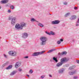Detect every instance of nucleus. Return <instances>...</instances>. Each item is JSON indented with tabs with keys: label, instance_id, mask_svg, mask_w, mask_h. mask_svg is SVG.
<instances>
[{
	"label": "nucleus",
	"instance_id": "obj_1",
	"mask_svg": "<svg viewBox=\"0 0 79 79\" xmlns=\"http://www.w3.org/2000/svg\"><path fill=\"white\" fill-rule=\"evenodd\" d=\"M40 40L41 41L40 43L41 45H45V44H46L47 40V38L44 37H41L40 38Z\"/></svg>",
	"mask_w": 79,
	"mask_h": 79
},
{
	"label": "nucleus",
	"instance_id": "obj_2",
	"mask_svg": "<svg viewBox=\"0 0 79 79\" xmlns=\"http://www.w3.org/2000/svg\"><path fill=\"white\" fill-rule=\"evenodd\" d=\"M44 52H45V51H41V52H35L32 54V56H39V55H42V54H44Z\"/></svg>",
	"mask_w": 79,
	"mask_h": 79
},
{
	"label": "nucleus",
	"instance_id": "obj_3",
	"mask_svg": "<svg viewBox=\"0 0 79 79\" xmlns=\"http://www.w3.org/2000/svg\"><path fill=\"white\" fill-rule=\"evenodd\" d=\"M15 28L16 30H22V27H21L20 24L17 23L15 25Z\"/></svg>",
	"mask_w": 79,
	"mask_h": 79
},
{
	"label": "nucleus",
	"instance_id": "obj_4",
	"mask_svg": "<svg viewBox=\"0 0 79 79\" xmlns=\"http://www.w3.org/2000/svg\"><path fill=\"white\" fill-rule=\"evenodd\" d=\"M68 60H69L68 59H67L66 58L64 57L61 59L60 62L63 64V63H64L67 62Z\"/></svg>",
	"mask_w": 79,
	"mask_h": 79
},
{
	"label": "nucleus",
	"instance_id": "obj_5",
	"mask_svg": "<svg viewBox=\"0 0 79 79\" xmlns=\"http://www.w3.org/2000/svg\"><path fill=\"white\" fill-rule=\"evenodd\" d=\"M60 23V21L58 20H56L52 22V24H58Z\"/></svg>",
	"mask_w": 79,
	"mask_h": 79
},
{
	"label": "nucleus",
	"instance_id": "obj_6",
	"mask_svg": "<svg viewBox=\"0 0 79 79\" xmlns=\"http://www.w3.org/2000/svg\"><path fill=\"white\" fill-rule=\"evenodd\" d=\"M15 19H16V18L14 17L12 18L11 20V24L13 26L16 23Z\"/></svg>",
	"mask_w": 79,
	"mask_h": 79
},
{
	"label": "nucleus",
	"instance_id": "obj_7",
	"mask_svg": "<svg viewBox=\"0 0 79 79\" xmlns=\"http://www.w3.org/2000/svg\"><path fill=\"white\" fill-rule=\"evenodd\" d=\"M65 71V69L64 68L60 69L58 71V72L59 74H63L64 71Z\"/></svg>",
	"mask_w": 79,
	"mask_h": 79
},
{
	"label": "nucleus",
	"instance_id": "obj_8",
	"mask_svg": "<svg viewBox=\"0 0 79 79\" xmlns=\"http://www.w3.org/2000/svg\"><path fill=\"white\" fill-rule=\"evenodd\" d=\"M20 66H21V63L19 62H17L15 64V68H18V67H19Z\"/></svg>",
	"mask_w": 79,
	"mask_h": 79
},
{
	"label": "nucleus",
	"instance_id": "obj_9",
	"mask_svg": "<svg viewBox=\"0 0 79 79\" xmlns=\"http://www.w3.org/2000/svg\"><path fill=\"white\" fill-rule=\"evenodd\" d=\"M28 36V34L26 33H24L23 34L22 37L23 39H26Z\"/></svg>",
	"mask_w": 79,
	"mask_h": 79
},
{
	"label": "nucleus",
	"instance_id": "obj_10",
	"mask_svg": "<svg viewBox=\"0 0 79 79\" xmlns=\"http://www.w3.org/2000/svg\"><path fill=\"white\" fill-rule=\"evenodd\" d=\"M8 0H2L0 2V3L2 4H5L6 3H7L8 2Z\"/></svg>",
	"mask_w": 79,
	"mask_h": 79
},
{
	"label": "nucleus",
	"instance_id": "obj_11",
	"mask_svg": "<svg viewBox=\"0 0 79 79\" xmlns=\"http://www.w3.org/2000/svg\"><path fill=\"white\" fill-rule=\"evenodd\" d=\"M76 18V16L75 15H73L71 16L69 19L71 20H74Z\"/></svg>",
	"mask_w": 79,
	"mask_h": 79
},
{
	"label": "nucleus",
	"instance_id": "obj_12",
	"mask_svg": "<svg viewBox=\"0 0 79 79\" xmlns=\"http://www.w3.org/2000/svg\"><path fill=\"white\" fill-rule=\"evenodd\" d=\"M16 73H17L16 70L13 71L10 74V76H13L15 75Z\"/></svg>",
	"mask_w": 79,
	"mask_h": 79
},
{
	"label": "nucleus",
	"instance_id": "obj_13",
	"mask_svg": "<svg viewBox=\"0 0 79 79\" xmlns=\"http://www.w3.org/2000/svg\"><path fill=\"white\" fill-rule=\"evenodd\" d=\"M67 54V52H66L64 51L62 52L61 54L60 53H58V55H65Z\"/></svg>",
	"mask_w": 79,
	"mask_h": 79
},
{
	"label": "nucleus",
	"instance_id": "obj_14",
	"mask_svg": "<svg viewBox=\"0 0 79 79\" xmlns=\"http://www.w3.org/2000/svg\"><path fill=\"white\" fill-rule=\"evenodd\" d=\"M63 65V64L62 62H61L58 63L56 64V66L57 67H60V66H62Z\"/></svg>",
	"mask_w": 79,
	"mask_h": 79
},
{
	"label": "nucleus",
	"instance_id": "obj_15",
	"mask_svg": "<svg viewBox=\"0 0 79 79\" xmlns=\"http://www.w3.org/2000/svg\"><path fill=\"white\" fill-rule=\"evenodd\" d=\"M9 64V62H7L6 63L4 64H3L2 66L1 67L2 68H4L5 66H6V65H8V64Z\"/></svg>",
	"mask_w": 79,
	"mask_h": 79
},
{
	"label": "nucleus",
	"instance_id": "obj_16",
	"mask_svg": "<svg viewBox=\"0 0 79 79\" xmlns=\"http://www.w3.org/2000/svg\"><path fill=\"white\" fill-rule=\"evenodd\" d=\"M20 27H22V29L23 28V27H24V26H26V24L24 23L23 22L21 23L20 24Z\"/></svg>",
	"mask_w": 79,
	"mask_h": 79
},
{
	"label": "nucleus",
	"instance_id": "obj_17",
	"mask_svg": "<svg viewBox=\"0 0 79 79\" xmlns=\"http://www.w3.org/2000/svg\"><path fill=\"white\" fill-rule=\"evenodd\" d=\"M76 73V71H74L73 72H69V75H73V74H74Z\"/></svg>",
	"mask_w": 79,
	"mask_h": 79
},
{
	"label": "nucleus",
	"instance_id": "obj_18",
	"mask_svg": "<svg viewBox=\"0 0 79 79\" xmlns=\"http://www.w3.org/2000/svg\"><path fill=\"white\" fill-rule=\"evenodd\" d=\"M16 54H17V53L15 51H13L12 56H15L16 55Z\"/></svg>",
	"mask_w": 79,
	"mask_h": 79
},
{
	"label": "nucleus",
	"instance_id": "obj_19",
	"mask_svg": "<svg viewBox=\"0 0 79 79\" xmlns=\"http://www.w3.org/2000/svg\"><path fill=\"white\" fill-rule=\"evenodd\" d=\"M75 67L76 66L75 65L72 66L69 68V70H71V69H73L75 68Z\"/></svg>",
	"mask_w": 79,
	"mask_h": 79
},
{
	"label": "nucleus",
	"instance_id": "obj_20",
	"mask_svg": "<svg viewBox=\"0 0 79 79\" xmlns=\"http://www.w3.org/2000/svg\"><path fill=\"white\" fill-rule=\"evenodd\" d=\"M13 52V51H11L9 52H8V53H9V55H10V56H12Z\"/></svg>",
	"mask_w": 79,
	"mask_h": 79
},
{
	"label": "nucleus",
	"instance_id": "obj_21",
	"mask_svg": "<svg viewBox=\"0 0 79 79\" xmlns=\"http://www.w3.org/2000/svg\"><path fill=\"white\" fill-rule=\"evenodd\" d=\"M55 50H56V49H52L49 50L48 52L47 53H50L51 52H54V51H55Z\"/></svg>",
	"mask_w": 79,
	"mask_h": 79
},
{
	"label": "nucleus",
	"instance_id": "obj_22",
	"mask_svg": "<svg viewBox=\"0 0 79 79\" xmlns=\"http://www.w3.org/2000/svg\"><path fill=\"white\" fill-rule=\"evenodd\" d=\"M12 65L9 66L6 68V69H10L11 68H12Z\"/></svg>",
	"mask_w": 79,
	"mask_h": 79
},
{
	"label": "nucleus",
	"instance_id": "obj_23",
	"mask_svg": "<svg viewBox=\"0 0 79 79\" xmlns=\"http://www.w3.org/2000/svg\"><path fill=\"white\" fill-rule=\"evenodd\" d=\"M70 14H71V13L69 12L66 13L65 15V17H68V16L70 15Z\"/></svg>",
	"mask_w": 79,
	"mask_h": 79
},
{
	"label": "nucleus",
	"instance_id": "obj_24",
	"mask_svg": "<svg viewBox=\"0 0 79 79\" xmlns=\"http://www.w3.org/2000/svg\"><path fill=\"white\" fill-rule=\"evenodd\" d=\"M38 25L39 26H40V27H43L44 26V25L40 23H38Z\"/></svg>",
	"mask_w": 79,
	"mask_h": 79
},
{
	"label": "nucleus",
	"instance_id": "obj_25",
	"mask_svg": "<svg viewBox=\"0 0 79 79\" xmlns=\"http://www.w3.org/2000/svg\"><path fill=\"white\" fill-rule=\"evenodd\" d=\"M53 60L56 63H57L58 62V60H57V58H55V57H53Z\"/></svg>",
	"mask_w": 79,
	"mask_h": 79
},
{
	"label": "nucleus",
	"instance_id": "obj_26",
	"mask_svg": "<svg viewBox=\"0 0 79 79\" xmlns=\"http://www.w3.org/2000/svg\"><path fill=\"white\" fill-rule=\"evenodd\" d=\"M76 26H79V18L77 22V24H76Z\"/></svg>",
	"mask_w": 79,
	"mask_h": 79
},
{
	"label": "nucleus",
	"instance_id": "obj_27",
	"mask_svg": "<svg viewBox=\"0 0 79 79\" xmlns=\"http://www.w3.org/2000/svg\"><path fill=\"white\" fill-rule=\"evenodd\" d=\"M3 56H4V58H8V56L6 55L5 54H3Z\"/></svg>",
	"mask_w": 79,
	"mask_h": 79
},
{
	"label": "nucleus",
	"instance_id": "obj_28",
	"mask_svg": "<svg viewBox=\"0 0 79 79\" xmlns=\"http://www.w3.org/2000/svg\"><path fill=\"white\" fill-rule=\"evenodd\" d=\"M10 3L7 4L5 5V7H9V6H10Z\"/></svg>",
	"mask_w": 79,
	"mask_h": 79
},
{
	"label": "nucleus",
	"instance_id": "obj_29",
	"mask_svg": "<svg viewBox=\"0 0 79 79\" xmlns=\"http://www.w3.org/2000/svg\"><path fill=\"white\" fill-rule=\"evenodd\" d=\"M31 21L32 22H34V21H36V22H38L37 21H36V20H35V19H34V18H32L31 19Z\"/></svg>",
	"mask_w": 79,
	"mask_h": 79
},
{
	"label": "nucleus",
	"instance_id": "obj_30",
	"mask_svg": "<svg viewBox=\"0 0 79 79\" xmlns=\"http://www.w3.org/2000/svg\"><path fill=\"white\" fill-rule=\"evenodd\" d=\"M10 7L11 9L13 10V9H14V8H15V6H14L13 5H11L10 6Z\"/></svg>",
	"mask_w": 79,
	"mask_h": 79
},
{
	"label": "nucleus",
	"instance_id": "obj_31",
	"mask_svg": "<svg viewBox=\"0 0 79 79\" xmlns=\"http://www.w3.org/2000/svg\"><path fill=\"white\" fill-rule=\"evenodd\" d=\"M50 35H51V34L52 35H54L55 34V33H54V32L52 31L50 32Z\"/></svg>",
	"mask_w": 79,
	"mask_h": 79
},
{
	"label": "nucleus",
	"instance_id": "obj_32",
	"mask_svg": "<svg viewBox=\"0 0 79 79\" xmlns=\"http://www.w3.org/2000/svg\"><path fill=\"white\" fill-rule=\"evenodd\" d=\"M67 4L68 2H63V5H67Z\"/></svg>",
	"mask_w": 79,
	"mask_h": 79
},
{
	"label": "nucleus",
	"instance_id": "obj_33",
	"mask_svg": "<svg viewBox=\"0 0 79 79\" xmlns=\"http://www.w3.org/2000/svg\"><path fill=\"white\" fill-rule=\"evenodd\" d=\"M33 73V71H32V70L31 69L30 70V71L29 72V73H30V74H32Z\"/></svg>",
	"mask_w": 79,
	"mask_h": 79
},
{
	"label": "nucleus",
	"instance_id": "obj_34",
	"mask_svg": "<svg viewBox=\"0 0 79 79\" xmlns=\"http://www.w3.org/2000/svg\"><path fill=\"white\" fill-rule=\"evenodd\" d=\"M57 44H61V41L59 40L57 42Z\"/></svg>",
	"mask_w": 79,
	"mask_h": 79
},
{
	"label": "nucleus",
	"instance_id": "obj_35",
	"mask_svg": "<svg viewBox=\"0 0 79 79\" xmlns=\"http://www.w3.org/2000/svg\"><path fill=\"white\" fill-rule=\"evenodd\" d=\"M45 33L47 34H48V35H50V33L47 32V31H45Z\"/></svg>",
	"mask_w": 79,
	"mask_h": 79
},
{
	"label": "nucleus",
	"instance_id": "obj_36",
	"mask_svg": "<svg viewBox=\"0 0 79 79\" xmlns=\"http://www.w3.org/2000/svg\"><path fill=\"white\" fill-rule=\"evenodd\" d=\"M77 78H78V77L75 76L73 77V79H77Z\"/></svg>",
	"mask_w": 79,
	"mask_h": 79
},
{
	"label": "nucleus",
	"instance_id": "obj_37",
	"mask_svg": "<svg viewBox=\"0 0 79 79\" xmlns=\"http://www.w3.org/2000/svg\"><path fill=\"white\" fill-rule=\"evenodd\" d=\"M11 10H8L7 11V12L8 13H11Z\"/></svg>",
	"mask_w": 79,
	"mask_h": 79
},
{
	"label": "nucleus",
	"instance_id": "obj_38",
	"mask_svg": "<svg viewBox=\"0 0 79 79\" xmlns=\"http://www.w3.org/2000/svg\"><path fill=\"white\" fill-rule=\"evenodd\" d=\"M44 77H45L44 75H43L41 76V78H42V79H43V78H44Z\"/></svg>",
	"mask_w": 79,
	"mask_h": 79
},
{
	"label": "nucleus",
	"instance_id": "obj_39",
	"mask_svg": "<svg viewBox=\"0 0 79 79\" xmlns=\"http://www.w3.org/2000/svg\"><path fill=\"white\" fill-rule=\"evenodd\" d=\"M19 71L20 72H21V71H22V69H19Z\"/></svg>",
	"mask_w": 79,
	"mask_h": 79
},
{
	"label": "nucleus",
	"instance_id": "obj_40",
	"mask_svg": "<svg viewBox=\"0 0 79 79\" xmlns=\"http://www.w3.org/2000/svg\"><path fill=\"white\" fill-rule=\"evenodd\" d=\"M24 58H29V57L28 56H26L25 57H24Z\"/></svg>",
	"mask_w": 79,
	"mask_h": 79
},
{
	"label": "nucleus",
	"instance_id": "obj_41",
	"mask_svg": "<svg viewBox=\"0 0 79 79\" xmlns=\"http://www.w3.org/2000/svg\"><path fill=\"white\" fill-rule=\"evenodd\" d=\"M74 10H77V7H74Z\"/></svg>",
	"mask_w": 79,
	"mask_h": 79
},
{
	"label": "nucleus",
	"instance_id": "obj_42",
	"mask_svg": "<svg viewBox=\"0 0 79 79\" xmlns=\"http://www.w3.org/2000/svg\"><path fill=\"white\" fill-rule=\"evenodd\" d=\"M69 64H67V65H66L65 66H66V67H68V66H69Z\"/></svg>",
	"mask_w": 79,
	"mask_h": 79
},
{
	"label": "nucleus",
	"instance_id": "obj_43",
	"mask_svg": "<svg viewBox=\"0 0 79 79\" xmlns=\"http://www.w3.org/2000/svg\"><path fill=\"white\" fill-rule=\"evenodd\" d=\"M60 42H63V40L62 39H60Z\"/></svg>",
	"mask_w": 79,
	"mask_h": 79
},
{
	"label": "nucleus",
	"instance_id": "obj_44",
	"mask_svg": "<svg viewBox=\"0 0 79 79\" xmlns=\"http://www.w3.org/2000/svg\"><path fill=\"white\" fill-rule=\"evenodd\" d=\"M76 62L77 63H78L79 64V60H76Z\"/></svg>",
	"mask_w": 79,
	"mask_h": 79
},
{
	"label": "nucleus",
	"instance_id": "obj_45",
	"mask_svg": "<svg viewBox=\"0 0 79 79\" xmlns=\"http://www.w3.org/2000/svg\"><path fill=\"white\" fill-rule=\"evenodd\" d=\"M49 77H52V75H49Z\"/></svg>",
	"mask_w": 79,
	"mask_h": 79
},
{
	"label": "nucleus",
	"instance_id": "obj_46",
	"mask_svg": "<svg viewBox=\"0 0 79 79\" xmlns=\"http://www.w3.org/2000/svg\"><path fill=\"white\" fill-rule=\"evenodd\" d=\"M27 76L28 77H29V75H27Z\"/></svg>",
	"mask_w": 79,
	"mask_h": 79
},
{
	"label": "nucleus",
	"instance_id": "obj_47",
	"mask_svg": "<svg viewBox=\"0 0 79 79\" xmlns=\"http://www.w3.org/2000/svg\"><path fill=\"white\" fill-rule=\"evenodd\" d=\"M1 9V6H0V9Z\"/></svg>",
	"mask_w": 79,
	"mask_h": 79
},
{
	"label": "nucleus",
	"instance_id": "obj_48",
	"mask_svg": "<svg viewBox=\"0 0 79 79\" xmlns=\"http://www.w3.org/2000/svg\"><path fill=\"white\" fill-rule=\"evenodd\" d=\"M54 28H56V27H54Z\"/></svg>",
	"mask_w": 79,
	"mask_h": 79
}]
</instances>
